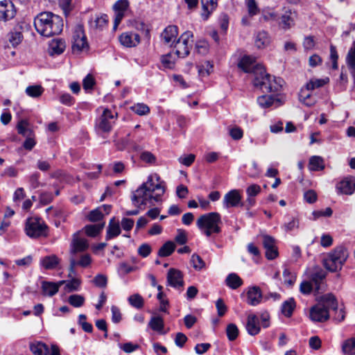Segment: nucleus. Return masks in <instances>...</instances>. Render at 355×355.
I'll list each match as a JSON object with an SVG mask.
<instances>
[{"label": "nucleus", "instance_id": "nucleus-1", "mask_svg": "<svg viewBox=\"0 0 355 355\" xmlns=\"http://www.w3.org/2000/svg\"><path fill=\"white\" fill-rule=\"evenodd\" d=\"M238 66L244 72L254 75L253 85L263 92L275 93L281 89L284 80L267 73L263 66L257 62L255 58L244 55Z\"/></svg>", "mask_w": 355, "mask_h": 355}, {"label": "nucleus", "instance_id": "nucleus-2", "mask_svg": "<svg viewBox=\"0 0 355 355\" xmlns=\"http://www.w3.org/2000/svg\"><path fill=\"white\" fill-rule=\"evenodd\" d=\"M164 193L165 183L160 181L159 176L157 174L154 176L149 175L148 180L132 193L131 198L132 203L138 209L127 211L125 215L135 216L139 214V209H142V206H146L148 203L153 205V202L161 201V198Z\"/></svg>", "mask_w": 355, "mask_h": 355}, {"label": "nucleus", "instance_id": "nucleus-3", "mask_svg": "<svg viewBox=\"0 0 355 355\" xmlns=\"http://www.w3.org/2000/svg\"><path fill=\"white\" fill-rule=\"evenodd\" d=\"M34 26L40 35L50 37L62 31L63 20L53 12H43L35 17Z\"/></svg>", "mask_w": 355, "mask_h": 355}, {"label": "nucleus", "instance_id": "nucleus-4", "mask_svg": "<svg viewBox=\"0 0 355 355\" xmlns=\"http://www.w3.org/2000/svg\"><path fill=\"white\" fill-rule=\"evenodd\" d=\"M221 223V217L218 212H210L200 216L197 220L196 225L198 228L204 232L207 236H210L212 233L218 234L221 229L219 225Z\"/></svg>", "mask_w": 355, "mask_h": 355}, {"label": "nucleus", "instance_id": "nucleus-5", "mask_svg": "<svg viewBox=\"0 0 355 355\" xmlns=\"http://www.w3.org/2000/svg\"><path fill=\"white\" fill-rule=\"evenodd\" d=\"M347 257L348 253L343 247L336 248L324 259L323 265L329 271L335 272L342 268Z\"/></svg>", "mask_w": 355, "mask_h": 355}, {"label": "nucleus", "instance_id": "nucleus-6", "mask_svg": "<svg viewBox=\"0 0 355 355\" xmlns=\"http://www.w3.org/2000/svg\"><path fill=\"white\" fill-rule=\"evenodd\" d=\"M25 232L28 237L32 239L46 236L48 226L40 218L30 217L26 221Z\"/></svg>", "mask_w": 355, "mask_h": 355}, {"label": "nucleus", "instance_id": "nucleus-7", "mask_svg": "<svg viewBox=\"0 0 355 355\" xmlns=\"http://www.w3.org/2000/svg\"><path fill=\"white\" fill-rule=\"evenodd\" d=\"M117 118V113H113L109 109H105L97 119L96 127L104 132H110Z\"/></svg>", "mask_w": 355, "mask_h": 355}, {"label": "nucleus", "instance_id": "nucleus-8", "mask_svg": "<svg viewBox=\"0 0 355 355\" xmlns=\"http://www.w3.org/2000/svg\"><path fill=\"white\" fill-rule=\"evenodd\" d=\"M88 49V43L84 30L81 26H77L72 37V50L75 53H80Z\"/></svg>", "mask_w": 355, "mask_h": 355}, {"label": "nucleus", "instance_id": "nucleus-9", "mask_svg": "<svg viewBox=\"0 0 355 355\" xmlns=\"http://www.w3.org/2000/svg\"><path fill=\"white\" fill-rule=\"evenodd\" d=\"M309 318L315 322H324L329 319L330 314L329 311L318 302L316 304L311 307Z\"/></svg>", "mask_w": 355, "mask_h": 355}, {"label": "nucleus", "instance_id": "nucleus-10", "mask_svg": "<svg viewBox=\"0 0 355 355\" xmlns=\"http://www.w3.org/2000/svg\"><path fill=\"white\" fill-rule=\"evenodd\" d=\"M262 243L266 250V257L272 260L278 256L277 247L275 239L269 235H263Z\"/></svg>", "mask_w": 355, "mask_h": 355}, {"label": "nucleus", "instance_id": "nucleus-11", "mask_svg": "<svg viewBox=\"0 0 355 355\" xmlns=\"http://www.w3.org/2000/svg\"><path fill=\"white\" fill-rule=\"evenodd\" d=\"M89 248V244L86 239L80 236V233L76 232L73 235L71 243L70 254L75 257L78 252L85 251Z\"/></svg>", "mask_w": 355, "mask_h": 355}, {"label": "nucleus", "instance_id": "nucleus-12", "mask_svg": "<svg viewBox=\"0 0 355 355\" xmlns=\"http://www.w3.org/2000/svg\"><path fill=\"white\" fill-rule=\"evenodd\" d=\"M338 193L351 195L355 191V177L348 176L340 181L336 187Z\"/></svg>", "mask_w": 355, "mask_h": 355}, {"label": "nucleus", "instance_id": "nucleus-13", "mask_svg": "<svg viewBox=\"0 0 355 355\" xmlns=\"http://www.w3.org/2000/svg\"><path fill=\"white\" fill-rule=\"evenodd\" d=\"M168 285L180 289L184 286L183 275L179 270L171 268L167 273Z\"/></svg>", "mask_w": 355, "mask_h": 355}, {"label": "nucleus", "instance_id": "nucleus-14", "mask_svg": "<svg viewBox=\"0 0 355 355\" xmlns=\"http://www.w3.org/2000/svg\"><path fill=\"white\" fill-rule=\"evenodd\" d=\"M223 204L226 208L243 206L239 191L234 189L227 193L224 196Z\"/></svg>", "mask_w": 355, "mask_h": 355}, {"label": "nucleus", "instance_id": "nucleus-15", "mask_svg": "<svg viewBox=\"0 0 355 355\" xmlns=\"http://www.w3.org/2000/svg\"><path fill=\"white\" fill-rule=\"evenodd\" d=\"M15 15L13 3L7 0L0 1V20L8 21Z\"/></svg>", "mask_w": 355, "mask_h": 355}, {"label": "nucleus", "instance_id": "nucleus-16", "mask_svg": "<svg viewBox=\"0 0 355 355\" xmlns=\"http://www.w3.org/2000/svg\"><path fill=\"white\" fill-rule=\"evenodd\" d=\"M317 301L319 304H322L327 311L329 309L333 311L337 310L338 306V300L336 296L332 293H327L321 295L317 298Z\"/></svg>", "mask_w": 355, "mask_h": 355}, {"label": "nucleus", "instance_id": "nucleus-17", "mask_svg": "<svg viewBox=\"0 0 355 355\" xmlns=\"http://www.w3.org/2000/svg\"><path fill=\"white\" fill-rule=\"evenodd\" d=\"M121 44L126 47L136 46L140 42V36L137 33L127 32L121 35Z\"/></svg>", "mask_w": 355, "mask_h": 355}, {"label": "nucleus", "instance_id": "nucleus-18", "mask_svg": "<svg viewBox=\"0 0 355 355\" xmlns=\"http://www.w3.org/2000/svg\"><path fill=\"white\" fill-rule=\"evenodd\" d=\"M263 295L259 286L250 287L247 292V303L251 306H257L261 303Z\"/></svg>", "mask_w": 355, "mask_h": 355}, {"label": "nucleus", "instance_id": "nucleus-19", "mask_svg": "<svg viewBox=\"0 0 355 355\" xmlns=\"http://www.w3.org/2000/svg\"><path fill=\"white\" fill-rule=\"evenodd\" d=\"M311 92L306 87H304L299 93L300 101L307 107L314 105L317 101L316 98L312 95Z\"/></svg>", "mask_w": 355, "mask_h": 355}, {"label": "nucleus", "instance_id": "nucleus-20", "mask_svg": "<svg viewBox=\"0 0 355 355\" xmlns=\"http://www.w3.org/2000/svg\"><path fill=\"white\" fill-rule=\"evenodd\" d=\"M178 35V27L171 25L167 26L162 32L161 37L166 44H173Z\"/></svg>", "mask_w": 355, "mask_h": 355}, {"label": "nucleus", "instance_id": "nucleus-21", "mask_svg": "<svg viewBox=\"0 0 355 355\" xmlns=\"http://www.w3.org/2000/svg\"><path fill=\"white\" fill-rule=\"evenodd\" d=\"M246 329L249 334L255 336L260 331L258 317L254 314H250L248 317Z\"/></svg>", "mask_w": 355, "mask_h": 355}, {"label": "nucleus", "instance_id": "nucleus-22", "mask_svg": "<svg viewBox=\"0 0 355 355\" xmlns=\"http://www.w3.org/2000/svg\"><path fill=\"white\" fill-rule=\"evenodd\" d=\"M66 281H60L58 283H53L50 282H43L42 285V289L44 295L49 296H53L56 294L59 290V287L64 284Z\"/></svg>", "mask_w": 355, "mask_h": 355}, {"label": "nucleus", "instance_id": "nucleus-23", "mask_svg": "<svg viewBox=\"0 0 355 355\" xmlns=\"http://www.w3.org/2000/svg\"><path fill=\"white\" fill-rule=\"evenodd\" d=\"M295 13L291 10H286L282 15L280 25L284 29H289L295 24Z\"/></svg>", "mask_w": 355, "mask_h": 355}, {"label": "nucleus", "instance_id": "nucleus-24", "mask_svg": "<svg viewBox=\"0 0 355 355\" xmlns=\"http://www.w3.org/2000/svg\"><path fill=\"white\" fill-rule=\"evenodd\" d=\"M59 263L60 259L55 254L46 256L40 259V265L46 270L55 269Z\"/></svg>", "mask_w": 355, "mask_h": 355}, {"label": "nucleus", "instance_id": "nucleus-25", "mask_svg": "<svg viewBox=\"0 0 355 355\" xmlns=\"http://www.w3.org/2000/svg\"><path fill=\"white\" fill-rule=\"evenodd\" d=\"M279 100L272 95H262L257 98V103L262 108H269L273 105H279Z\"/></svg>", "mask_w": 355, "mask_h": 355}, {"label": "nucleus", "instance_id": "nucleus-26", "mask_svg": "<svg viewBox=\"0 0 355 355\" xmlns=\"http://www.w3.org/2000/svg\"><path fill=\"white\" fill-rule=\"evenodd\" d=\"M327 276V272L320 268H316L311 275V282L314 283L315 289H320V284Z\"/></svg>", "mask_w": 355, "mask_h": 355}, {"label": "nucleus", "instance_id": "nucleus-27", "mask_svg": "<svg viewBox=\"0 0 355 355\" xmlns=\"http://www.w3.org/2000/svg\"><path fill=\"white\" fill-rule=\"evenodd\" d=\"M65 47L64 40L60 39L53 40L49 44V53L51 55H60L64 52Z\"/></svg>", "mask_w": 355, "mask_h": 355}, {"label": "nucleus", "instance_id": "nucleus-28", "mask_svg": "<svg viewBox=\"0 0 355 355\" xmlns=\"http://www.w3.org/2000/svg\"><path fill=\"white\" fill-rule=\"evenodd\" d=\"M203 12L202 17L207 19L209 15L216 9L217 6L216 0H201Z\"/></svg>", "mask_w": 355, "mask_h": 355}, {"label": "nucleus", "instance_id": "nucleus-29", "mask_svg": "<svg viewBox=\"0 0 355 355\" xmlns=\"http://www.w3.org/2000/svg\"><path fill=\"white\" fill-rule=\"evenodd\" d=\"M191 44H187L179 40L175 42L174 48L175 49V54L178 58H185L189 54Z\"/></svg>", "mask_w": 355, "mask_h": 355}, {"label": "nucleus", "instance_id": "nucleus-30", "mask_svg": "<svg viewBox=\"0 0 355 355\" xmlns=\"http://www.w3.org/2000/svg\"><path fill=\"white\" fill-rule=\"evenodd\" d=\"M226 285L232 289H237L243 283L241 278L236 273L229 274L225 279Z\"/></svg>", "mask_w": 355, "mask_h": 355}, {"label": "nucleus", "instance_id": "nucleus-31", "mask_svg": "<svg viewBox=\"0 0 355 355\" xmlns=\"http://www.w3.org/2000/svg\"><path fill=\"white\" fill-rule=\"evenodd\" d=\"M344 355H355V337L345 340L341 345Z\"/></svg>", "mask_w": 355, "mask_h": 355}, {"label": "nucleus", "instance_id": "nucleus-32", "mask_svg": "<svg viewBox=\"0 0 355 355\" xmlns=\"http://www.w3.org/2000/svg\"><path fill=\"white\" fill-rule=\"evenodd\" d=\"M346 63L351 73L355 76V41L347 54Z\"/></svg>", "mask_w": 355, "mask_h": 355}, {"label": "nucleus", "instance_id": "nucleus-33", "mask_svg": "<svg viewBox=\"0 0 355 355\" xmlns=\"http://www.w3.org/2000/svg\"><path fill=\"white\" fill-rule=\"evenodd\" d=\"M114 218L110 220L107 229V234L105 236L106 240H110L121 234V229L119 223L113 222Z\"/></svg>", "mask_w": 355, "mask_h": 355}, {"label": "nucleus", "instance_id": "nucleus-34", "mask_svg": "<svg viewBox=\"0 0 355 355\" xmlns=\"http://www.w3.org/2000/svg\"><path fill=\"white\" fill-rule=\"evenodd\" d=\"M295 308V300L293 297L289 298L288 300H286L285 302H283L281 309L282 313L284 316L290 318L292 315Z\"/></svg>", "mask_w": 355, "mask_h": 355}, {"label": "nucleus", "instance_id": "nucleus-35", "mask_svg": "<svg viewBox=\"0 0 355 355\" xmlns=\"http://www.w3.org/2000/svg\"><path fill=\"white\" fill-rule=\"evenodd\" d=\"M148 326L155 331L162 333L164 327V320L161 316L152 317L149 321Z\"/></svg>", "mask_w": 355, "mask_h": 355}, {"label": "nucleus", "instance_id": "nucleus-36", "mask_svg": "<svg viewBox=\"0 0 355 355\" xmlns=\"http://www.w3.org/2000/svg\"><path fill=\"white\" fill-rule=\"evenodd\" d=\"M30 349L35 355H47L49 353L48 347L42 343L31 344Z\"/></svg>", "mask_w": 355, "mask_h": 355}, {"label": "nucleus", "instance_id": "nucleus-37", "mask_svg": "<svg viewBox=\"0 0 355 355\" xmlns=\"http://www.w3.org/2000/svg\"><path fill=\"white\" fill-rule=\"evenodd\" d=\"M30 124L26 119L20 120L17 125L18 133L25 137L32 136V131L29 128Z\"/></svg>", "mask_w": 355, "mask_h": 355}, {"label": "nucleus", "instance_id": "nucleus-38", "mask_svg": "<svg viewBox=\"0 0 355 355\" xmlns=\"http://www.w3.org/2000/svg\"><path fill=\"white\" fill-rule=\"evenodd\" d=\"M309 168L311 171L322 170L324 168V163L322 157H311Z\"/></svg>", "mask_w": 355, "mask_h": 355}, {"label": "nucleus", "instance_id": "nucleus-39", "mask_svg": "<svg viewBox=\"0 0 355 355\" xmlns=\"http://www.w3.org/2000/svg\"><path fill=\"white\" fill-rule=\"evenodd\" d=\"M175 245L172 241L166 242L159 250L158 255L162 257L170 256L175 250Z\"/></svg>", "mask_w": 355, "mask_h": 355}, {"label": "nucleus", "instance_id": "nucleus-40", "mask_svg": "<svg viewBox=\"0 0 355 355\" xmlns=\"http://www.w3.org/2000/svg\"><path fill=\"white\" fill-rule=\"evenodd\" d=\"M269 37L266 31L259 32L255 38V45L261 49L266 46L269 44Z\"/></svg>", "mask_w": 355, "mask_h": 355}, {"label": "nucleus", "instance_id": "nucleus-41", "mask_svg": "<svg viewBox=\"0 0 355 355\" xmlns=\"http://www.w3.org/2000/svg\"><path fill=\"white\" fill-rule=\"evenodd\" d=\"M105 223L95 225H88L85 227V233L89 236L94 237L98 235L104 227Z\"/></svg>", "mask_w": 355, "mask_h": 355}, {"label": "nucleus", "instance_id": "nucleus-42", "mask_svg": "<svg viewBox=\"0 0 355 355\" xmlns=\"http://www.w3.org/2000/svg\"><path fill=\"white\" fill-rule=\"evenodd\" d=\"M44 92V89L41 85H31L26 87V94L32 98H38Z\"/></svg>", "mask_w": 355, "mask_h": 355}, {"label": "nucleus", "instance_id": "nucleus-43", "mask_svg": "<svg viewBox=\"0 0 355 355\" xmlns=\"http://www.w3.org/2000/svg\"><path fill=\"white\" fill-rule=\"evenodd\" d=\"M128 302L131 306L138 309H141L144 304L143 297L137 293L130 295Z\"/></svg>", "mask_w": 355, "mask_h": 355}, {"label": "nucleus", "instance_id": "nucleus-44", "mask_svg": "<svg viewBox=\"0 0 355 355\" xmlns=\"http://www.w3.org/2000/svg\"><path fill=\"white\" fill-rule=\"evenodd\" d=\"M329 79H311L310 80L304 87L308 89L313 91L316 88L322 87L328 82Z\"/></svg>", "mask_w": 355, "mask_h": 355}, {"label": "nucleus", "instance_id": "nucleus-45", "mask_svg": "<svg viewBox=\"0 0 355 355\" xmlns=\"http://www.w3.org/2000/svg\"><path fill=\"white\" fill-rule=\"evenodd\" d=\"M85 297L83 295L73 294L69 297L68 302L74 307H80L85 303Z\"/></svg>", "mask_w": 355, "mask_h": 355}, {"label": "nucleus", "instance_id": "nucleus-46", "mask_svg": "<svg viewBox=\"0 0 355 355\" xmlns=\"http://www.w3.org/2000/svg\"><path fill=\"white\" fill-rule=\"evenodd\" d=\"M198 73L200 76L205 77L210 74L213 69V64L210 62L206 61L201 65L198 66Z\"/></svg>", "mask_w": 355, "mask_h": 355}, {"label": "nucleus", "instance_id": "nucleus-47", "mask_svg": "<svg viewBox=\"0 0 355 355\" xmlns=\"http://www.w3.org/2000/svg\"><path fill=\"white\" fill-rule=\"evenodd\" d=\"M228 133H229V135L234 140H239L243 136V130L240 127L236 126V125L230 126L228 128Z\"/></svg>", "mask_w": 355, "mask_h": 355}, {"label": "nucleus", "instance_id": "nucleus-48", "mask_svg": "<svg viewBox=\"0 0 355 355\" xmlns=\"http://www.w3.org/2000/svg\"><path fill=\"white\" fill-rule=\"evenodd\" d=\"M104 214L102 211V207H98L91 211L88 214V219L92 222H98L103 219Z\"/></svg>", "mask_w": 355, "mask_h": 355}, {"label": "nucleus", "instance_id": "nucleus-49", "mask_svg": "<svg viewBox=\"0 0 355 355\" xmlns=\"http://www.w3.org/2000/svg\"><path fill=\"white\" fill-rule=\"evenodd\" d=\"M226 334L231 341L234 340L239 335V329L235 324L231 323L227 326Z\"/></svg>", "mask_w": 355, "mask_h": 355}, {"label": "nucleus", "instance_id": "nucleus-50", "mask_svg": "<svg viewBox=\"0 0 355 355\" xmlns=\"http://www.w3.org/2000/svg\"><path fill=\"white\" fill-rule=\"evenodd\" d=\"M248 14L250 16H255L259 12V8L255 0H245Z\"/></svg>", "mask_w": 355, "mask_h": 355}, {"label": "nucleus", "instance_id": "nucleus-51", "mask_svg": "<svg viewBox=\"0 0 355 355\" xmlns=\"http://www.w3.org/2000/svg\"><path fill=\"white\" fill-rule=\"evenodd\" d=\"M95 84H96L95 78L90 73L87 74L84 78V79L83 80V89L85 91H91L93 89V87L95 85Z\"/></svg>", "mask_w": 355, "mask_h": 355}, {"label": "nucleus", "instance_id": "nucleus-52", "mask_svg": "<svg viewBox=\"0 0 355 355\" xmlns=\"http://www.w3.org/2000/svg\"><path fill=\"white\" fill-rule=\"evenodd\" d=\"M132 110L139 115H146L149 113L150 108L144 103H137L131 107Z\"/></svg>", "mask_w": 355, "mask_h": 355}, {"label": "nucleus", "instance_id": "nucleus-53", "mask_svg": "<svg viewBox=\"0 0 355 355\" xmlns=\"http://www.w3.org/2000/svg\"><path fill=\"white\" fill-rule=\"evenodd\" d=\"M191 262L193 267L196 270H198L202 269L205 266V263L204 261L202 259V258L199 255H198L196 254H193L191 256Z\"/></svg>", "mask_w": 355, "mask_h": 355}, {"label": "nucleus", "instance_id": "nucleus-54", "mask_svg": "<svg viewBox=\"0 0 355 355\" xmlns=\"http://www.w3.org/2000/svg\"><path fill=\"white\" fill-rule=\"evenodd\" d=\"M162 63L165 68L172 69L175 65V59L171 53H167L162 56Z\"/></svg>", "mask_w": 355, "mask_h": 355}, {"label": "nucleus", "instance_id": "nucleus-55", "mask_svg": "<svg viewBox=\"0 0 355 355\" xmlns=\"http://www.w3.org/2000/svg\"><path fill=\"white\" fill-rule=\"evenodd\" d=\"M65 291L72 292L77 291L80 285V281L77 278H73L71 281L66 282Z\"/></svg>", "mask_w": 355, "mask_h": 355}, {"label": "nucleus", "instance_id": "nucleus-56", "mask_svg": "<svg viewBox=\"0 0 355 355\" xmlns=\"http://www.w3.org/2000/svg\"><path fill=\"white\" fill-rule=\"evenodd\" d=\"M157 300L159 302V311L167 313V306H168V300L165 298V294L163 292H159L157 294Z\"/></svg>", "mask_w": 355, "mask_h": 355}, {"label": "nucleus", "instance_id": "nucleus-57", "mask_svg": "<svg viewBox=\"0 0 355 355\" xmlns=\"http://www.w3.org/2000/svg\"><path fill=\"white\" fill-rule=\"evenodd\" d=\"M94 284L100 288H104L107 286V279L104 275L98 274L93 279Z\"/></svg>", "mask_w": 355, "mask_h": 355}, {"label": "nucleus", "instance_id": "nucleus-58", "mask_svg": "<svg viewBox=\"0 0 355 355\" xmlns=\"http://www.w3.org/2000/svg\"><path fill=\"white\" fill-rule=\"evenodd\" d=\"M23 35L20 32H12L10 34L9 41L12 46L18 45L22 40Z\"/></svg>", "mask_w": 355, "mask_h": 355}, {"label": "nucleus", "instance_id": "nucleus-59", "mask_svg": "<svg viewBox=\"0 0 355 355\" xmlns=\"http://www.w3.org/2000/svg\"><path fill=\"white\" fill-rule=\"evenodd\" d=\"M92 263V258L89 254H84L80 256V260H76L77 266H80L83 268L89 266Z\"/></svg>", "mask_w": 355, "mask_h": 355}, {"label": "nucleus", "instance_id": "nucleus-60", "mask_svg": "<svg viewBox=\"0 0 355 355\" xmlns=\"http://www.w3.org/2000/svg\"><path fill=\"white\" fill-rule=\"evenodd\" d=\"M129 6V2L128 0H119L114 5V8L115 11L124 12Z\"/></svg>", "mask_w": 355, "mask_h": 355}, {"label": "nucleus", "instance_id": "nucleus-61", "mask_svg": "<svg viewBox=\"0 0 355 355\" xmlns=\"http://www.w3.org/2000/svg\"><path fill=\"white\" fill-rule=\"evenodd\" d=\"M261 191V187L258 184H253L249 186L246 189L248 196L254 197L257 196Z\"/></svg>", "mask_w": 355, "mask_h": 355}, {"label": "nucleus", "instance_id": "nucleus-62", "mask_svg": "<svg viewBox=\"0 0 355 355\" xmlns=\"http://www.w3.org/2000/svg\"><path fill=\"white\" fill-rule=\"evenodd\" d=\"M119 347L125 353H131L139 348L137 344H132V343H126L124 344H119Z\"/></svg>", "mask_w": 355, "mask_h": 355}, {"label": "nucleus", "instance_id": "nucleus-63", "mask_svg": "<svg viewBox=\"0 0 355 355\" xmlns=\"http://www.w3.org/2000/svg\"><path fill=\"white\" fill-rule=\"evenodd\" d=\"M151 247L148 243L141 244L138 248V254L142 257H148L151 252Z\"/></svg>", "mask_w": 355, "mask_h": 355}, {"label": "nucleus", "instance_id": "nucleus-64", "mask_svg": "<svg viewBox=\"0 0 355 355\" xmlns=\"http://www.w3.org/2000/svg\"><path fill=\"white\" fill-rule=\"evenodd\" d=\"M313 290V285L311 282L304 281L300 284V291L304 295H309L311 293Z\"/></svg>", "mask_w": 355, "mask_h": 355}]
</instances>
